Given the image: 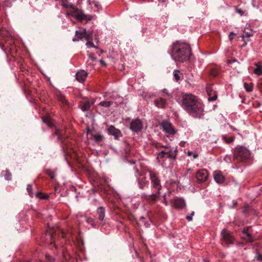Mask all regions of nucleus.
Wrapping results in <instances>:
<instances>
[{
  "mask_svg": "<svg viewBox=\"0 0 262 262\" xmlns=\"http://www.w3.org/2000/svg\"><path fill=\"white\" fill-rule=\"evenodd\" d=\"M90 5H93L97 9L100 8V5L98 2L94 0H89Z\"/></svg>",
  "mask_w": 262,
  "mask_h": 262,
  "instance_id": "nucleus-34",
  "label": "nucleus"
},
{
  "mask_svg": "<svg viewBox=\"0 0 262 262\" xmlns=\"http://www.w3.org/2000/svg\"><path fill=\"white\" fill-rule=\"evenodd\" d=\"M36 196L40 199H47L49 198L48 194L42 193L41 192H38L36 194Z\"/></svg>",
  "mask_w": 262,
  "mask_h": 262,
  "instance_id": "nucleus-30",
  "label": "nucleus"
},
{
  "mask_svg": "<svg viewBox=\"0 0 262 262\" xmlns=\"http://www.w3.org/2000/svg\"><path fill=\"white\" fill-rule=\"evenodd\" d=\"M45 260L46 262H53L54 258L49 254H46Z\"/></svg>",
  "mask_w": 262,
  "mask_h": 262,
  "instance_id": "nucleus-39",
  "label": "nucleus"
},
{
  "mask_svg": "<svg viewBox=\"0 0 262 262\" xmlns=\"http://www.w3.org/2000/svg\"><path fill=\"white\" fill-rule=\"evenodd\" d=\"M62 255L64 259L63 262H68V260L70 259L71 257L68 252H67L66 251H63Z\"/></svg>",
  "mask_w": 262,
  "mask_h": 262,
  "instance_id": "nucleus-31",
  "label": "nucleus"
},
{
  "mask_svg": "<svg viewBox=\"0 0 262 262\" xmlns=\"http://www.w3.org/2000/svg\"><path fill=\"white\" fill-rule=\"evenodd\" d=\"M32 189H33V188H32V185L30 184H28L27 185V191H28L29 195L31 196H32V195H33Z\"/></svg>",
  "mask_w": 262,
  "mask_h": 262,
  "instance_id": "nucleus-42",
  "label": "nucleus"
},
{
  "mask_svg": "<svg viewBox=\"0 0 262 262\" xmlns=\"http://www.w3.org/2000/svg\"><path fill=\"white\" fill-rule=\"evenodd\" d=\"M108 133L109 134L112 135L115 137V139H118L119 137L122 136V134L121 132L116 128L114 126L111 125L110 126L108 129Z\"/></svg>",
  "mask_w": 262,
  "mask_h": 262,
  "instance_id": "nucleus-15",
  "label": "nucleus"
},
{
  "mask_svg": "<svg viewBox=\"0 0 262 262\" xmlns=\"http://www.w3.org/2000/svg\"><path fill=\"white\" fill-rule=\"evenodd\" d=\"M255 65L257 67L254 70V73L258 75H262V66L258 63H255Z\"/></svg>",
  "mask_w": 262,
  "mask_h": 262,
  "instance_id": "nucleus-26",
  "label": "nucleus"
},
{
  "mask_svg": "<svg viewBox=\"0 0 262 262\" xmlns=\"http://www.w3.org/2000/svg\"><path fill=\"white\" fill-rule=\"evenodd\" d=\"M237 12L242 15L244 14V12L241 9H237Z\"/></svg>",
  "mask_w": 262,
  "mask_h": 262,
  "instance_id": "nucleus-53",
  "label": "nucleus"
},
{
  "mask_svg": "<svg viewBox=\"0 0 262 262\" xmlns=\"http://www.w3.org/2000/svg\"><path fill=\"white\" fill-rule=\"evenodd\" d=\"M173 205L177 208L182 209L185 206L186 204L183 199L178 198L174 201Z\"/></svg>",
  "mask_w": 262,
  "mask_h": 262,
  "instance_id": "nucleus-21",
  "label": "nucleus"
},
{
  "mask_svg": "<svg viewBox=\"0 0 262 262\" xmlns=\"http://www.w3.org/2000/svg\"><path fill=\"white\" fill-rule=\"evenodd\" d=\"M196 157H198V155L195 154V155L193 156V158H196Z\"/></svg>",
  "mask_w": 262,
  "mask_h": 262,
  "instance_id": "nucleus-63",
  "label": "nucleus"
},
{
  "mask_svg": "<svg viewBox=\"0 0 262 262\" xmlns=\"http://www.w3.org/2000/svg\"><path fill=\"white\" fill-rule=\"evenodd\" d=\"M208 171L205 169L199 170L196 173L195 177L199 183L205 182L208 178Z\"/></svg>",
  "mask_w": 262,
  "mask_h": 262,
  "instance_id": "nucleus-9",
  "label": "nucleus"
},
{
  "mask_svg": "<svg viewBox=\"0 0 262 262\" xmlns=\"http://www.w3.org/2000/svg\"><path fill=\"white\" fill-rule=\"evenodd\" d=\"M113 103L112 101H101L99 105L101 106H103L105 107H108L110 106Z\"/></svg>",
  "mask_w": 262,
  "mask_h": 262,
  "instance_id": "nucleus-29",
  "label": "nucleus"
},
{
  "mask_svg": "<svg viewBox=\"0 0 262 262\" xmlns=\"http://www.w3.org/2000/svg\"><path fill=\"white\" fill-rule=\"evenodd\" d=\"M182 107L193 118H200L204 115V105L195 96L186 94L183 96Z\"/></svg>",
  "mask_w": 262,
  "mask_h": 262,
  "instance_id": "nucleus-1",
  "label": "nucleus"
},
{
  "mask_svg": "<svg viewBox=\"0 0 262 262\" xmlns=\"http://www.w3.org/2000/svg\"><path fill=\"white\" fill-rule=\"evenodd\" d=\"M42 119L43 122L47 124L48 126L51 127L53 126V123L52 122V120L50 118L49 116L48 115V116H43V117H42Z\"/></svg>",
  "mask_w": 262,
  "mask_h": 262,
  "instance_id": "nucleus-23",
  "label": "nucleus"
},
{
  "mask_svg": "<svg viewBox=\"0 0 262 262\" xmlns=\"http://www.w3.org/2000/svg\"><path fill=\"white\" fill-rule=\"evenodd\" d=\"M180 72L178 70H174L173 72V76L175 80L178 81L180 79Z\"/></svg>",
  "mask_w": 262,
  "mask_h": 262,
  "instance_id": "nucleus-37",
  "label": "nucleus"
},
{
  "mask_svg": "<svg viewBox=\"0 0 262 262\" xmlns=\"http://www.w3.org/2000/svg\"><path fill=\"white\" fill-rule=\"evenodd\" d=\"M86 45L87 46H89V47H91L97 48V47L95 46L94 45V43L92 42V41H88V42L86 43Z\"/></svg>",
  "mask_w": 262,
  "mask_h": 262,
  "instance_id": "nucleus-44",
  "label": "nucleus"
},
{
  "mask_svg": "<svg viewBox=\"0 0 262 262\" xmlns=\"http://www.w3.org/2000/svg\"><path fill=\"white\" fill-rule=\"evenodd\" d=\"M100 62L102 65H104V66L106 65V63H105V62L103 60H100Z\"/></svg>",
  "mask_w": 262,
  "mask_h": 262,
  "instance_id": "nucleus-57",
  "label": "nucleus"
},
{
  "mask_svg": "<svg viewBox=\"0 0 262 262\" xmlns=\"http://www.w3.org/2000/svg\"><path fill=\"white\" fill-rule=\"evenodd\" d=\"M162 92L168 97H171V95L168 93V90L167 89H163L162 90Z\"/></svg>",
  "mask_w": 262,
  "mask_h": 262,
  "instance_id": "nucleus-48",
  "label": "nucleus"
},
{
  "mask_svg": "<svg viewBox=\"0 0 262 262\" xmlns=\"http://www.w3.org/2000/svg\"><path fill=\"white\" fill-rule=\"evenodd\" d=\"M69 7L73 10L74 16L78 20L82 21L85 19L87 21H90L92 19V17L90 15L84 14L81 10L76 8L73 4H70Z\"/></svg>",
  "mask_w": 262,
  "mask_h": 262,
  "instance_id": "nucleus-4",
  "label": "nucleus"
},
{
  "mask_svg": "<svg viewBox=\"0 0 262 262\" xmlns=\"http://www.w3.org/2000/svg\"><path fill=\"white\" fill-rule=\"evenodd\" d=\"M210 74L212 76L215 77L219 74V71L216 69H212Z\"/></svg>",
  "mask_w": 262,
  "mask_h": 262,
  "instance_id": "nucleus-41",
  "label": "nucleus"
},
{
  "mask_svg": "<svg viewBox=\"0 0 262 262\" xmlns=\"http://www.w3.org/2000/svg\"><path fill=\"white\" fill-rule=\"evenodd\" d=\"M66 129H56L54 135L57 136V140L61 143H64L66 139L69 138Z\"/></svg>",
  "mask_w": 262,
  "mask_h": 262,
  "instance_id": "nucleus-8",
  "label": "nucleus"
},
{
  "mask_svg": "<svg viewBox=\"0 0 262 262\" xmlns=\"http://www.w3.org/2000/svg\"><path fill=\"white\" fill-rule=\"evenodd\" d=\"M89 56L93 61L95 60V58L94 57L93 54H90Z\"/></svg>",
  "mask_w": 262,
  "mask_h": 262,
  "instance_id": "nucleus-54",
  "label": "nucleus"
},
{
  "mask_svg": "<svg viewBox=\"0 0 262 262\" xmlns=\"http://www.w3.org/2000/svg\"><path fill=\"white\" fill-rule=\"evenodd\" d=\"M191 55V49L188 45L180 42H177L173 44L171 48V56L174 60L183 62L188 60Z\"/></svg>",
  "mask_w": 262,
  "mask_h": 262,
  "instance_id": "nucleus-2",
  "label": "nucleus"
},
{
  "mask_svg": "<svg viewBox=\"0 0 262 262\" xmlns=\"http://www.w3.org/2000/svg\"><path fill=\"white\" fill-rule=\"evenodd\" d=\"M143 128V124L141 120L135 119L130 123L129 128L134 132H138Z\"/></svg>",
  "mask_w": 262,
  "mask_h": 262,
  "instance_id": "nucleus-10",
  "label": "nucleus"
},
{
  "mask_svg": "<svg viewBox=\"0 0 262 262\" xmlns=\"http://www.w3.org/2000/svg\"><path fill=\"white\" fill-rule=\"evenodd\" d=\"M180 145L182 146H184V142H181L180 143Z\"/></svg>",
  "mask_w": 262,
  "mask_h": 262,
  "instance_id": "nucleus-61",
  "label": "nucleus"
},
{
  "mask_svg": "<svg viewBox=\"0 0 262 262\" xmlns=\"http://www.w3.org/2000/svg\"><path fill=\"white\" fill-rule=\"evenodd\" d=\"M92 191H93L94 193L98 192L101 195L104 194L107 196L109 194V190L108 187L102 184L98 185L97 189H93L92 190Z\"/></svg>",
  "mask_w": 262,
  "mask_h": 262,
  "instance_id": "nucleus-13",
  "label": "nucleus"
},
{
  "mask_svg": "<svg viewBox=\"0 0 262 262\" xmlns=\"http://www.w3.org/2000/svg\"><path fill=\"white\" fill-rule=\"evenodd\" d=\"M250 157V152L246 148L240 146L235 149L233 155L234 162H245Z\"/></svg>",
  "mask_w": 262,
  "mask_h": 262,
  "instance_id": "nucleus-3",
  "label": "nucleus"
},
{
  "mask_svg": "<svg viewBox=\"0 0 262 262\" xmlns=\"http://www.w3.org/2000/svg\"><path fill=\"white\" fill-rule=\"evenodd\" d=\"M207 91L208 95L209 96H210V92H209V90H208V89H207Z\"/></svg>",
  "mask_w": 262,
  "mask_h": 262,
  "instance_id": "nucleus-62",
  "label": "nucleus"
},
{
  "mask_svg": "<svg viewBox=\"0 0 262 262\" xmlns=\"http://www.w3.org/2000/svg\"><path fill=\"white\" fill-rule=\"evenodd\" d=\"M87 76L86 72L84 70H81L77 72L76 74V79L80 82H83Z\"/></svg>",
  "mask_w": 262,
  "mask_h": 262,
  "instance_id": "nucleus-19",
  "label": "nucleus"
},
{
  "mask_svg": "<svg viewBox=\"0 0 262 262\" xmlns=\"http://www.w3.org/2000/svg\"><path fill=\"white\" fill-rule=\"evenodd\" d=\"M75 38L73 39V41H77L80 39L84 38L87 41L92 39V33L91 32L83 29L82 31H76L75 32Z\"/></svg>",
  "mask_w": 262,
  "mask_h": 262,
  "instance_id": "nucleus-6",
  "label": "nucleus"
},
{
  "mask_svg": "<svg viewBox=\"0 0 262 262\" xmlns=\"http://www.w3.org/2000/svg\"><path fill=\"white\" fill-rule=\"evenodd\" d=\"M15 0H5L4 1V5L7 7H10L12 5L13 2H14Z\"/></svg>",
  "mask_w": 262,
  "mask_h": 262,
  "instance_id": "nucleus-38",
  "label": "nucleus"
},
{
  "mask_svg": "<svg viewBox=\"0 0 262 262\" xmlns=\"http://www.w3.org/2000/svg\"><path fill=\"white\" fill-rule=\"evenodd\" d=\"M0 35L2 37H6L9 35V32L8 31H0Z\"/></svg>",
  "mask_w": 262,
  "mask_h": 262,
  "instance_id": "nucleus-43",
  "label": "nucleus"
},
{
  "mask_svg": "<svg viewBox=\"0 0 262 262\" xmlns=\"http://www.w3.org/2000/svg\"><path fill=\"white\" fill-rule=\"evenodd\" d=\"M234 238L231 233L228 230L224 229L221 232L222 244L225 246L226 245L233 244Z\"/></svg>",
  "mask_w": 262,
  "mask_h": 262,
  "instance_id": "nucleus-5",
  "label": "nucleus"
},
{
  "mask_svg": "<svg viewBox=\"0 0 262 262\" xmlns=\"http://www.w3.org/2000/svg\"><path fill=\"white\" fill-rule=\"evenodd\" d=\"M149 176L153 187L155 189H157L158 191V193L160 194V190L161 189V185L160 184V181L159 179L156 176V173L151 171H149Z\"/></svg>",
  "mask_w": 262,
  "mask_h": 262,
  "instance_id": "nucleus-7",
  "label": "nucleus"
},
{
  "mask_svg": "<svg viewBox=\"0 0 262 262\" xmlns=\"http://www.w3.org/2000/svg\"><path fill=\"white\" fill-rule=\"evenodd\" d=\"M0 46H1V49L5 51V46L3 44H2L1 42H0Z\"/></svg>",
  "mask_w": 262,
  "mask_h": 262,
  "instance_id": "nucleus-55",
  "label": "nucleus"
},
{
  "mask_svg": "<svg viewBox=\"0 0 262 262\" xmlns=\"http://www.w3.org/2000/svg\"><path fill=\"white\" fill-rule=\"evenodd\" d=\"M161 126L162 127L163 130L169 134L174 135L176 131L172 125L167 121H163L161 124Z\"/></svg>",
  "mask_w": 262,
  "mask_h": 262,
  "instance_id": "nucleus-12",
  "label": "nucleus"
},
{
  "mask_svg": "<svg viewBox=\"0 0 262 262\" xmlns=\"http://www.w3.org/2000/svg\"><path fill=\"white\" fill-rule=\"evenodd\" d=\"M213 177L215 181L219 184H222L225 181V177L221 171H215L213 173Z\"/></svg>",
  "mask_w": 262,
  "mask_h": 262,
  "instance_id": "nucleus-14",
  "label": "nucleus"
},
{
  "mask_svg": "<svg viewBox=\"0 0 262 262\" xmlns=\"http://www.w3.org/2000/svg\"><path fill=\"white\" fill-rule=\"evenodd\" d=\"M48 232H49V235L50 237L52 239L53 237L54 234L53 230L51 229L50 231H48Z\"/></svg>",
  "mask_w": 262,
  "mask_h": 262,
  "instance_id": "nucleus-46",
  "label": "nucleus"
},
{
  "mask_svg": "<svg viewBox=\"0 0 262 262\" xmlns=\"http://www.w3.org/2000/svg\"><path fill=\"white\" fill-rule=\"evenodd\" d=\"M97 213H104L105 208L103 207H99L97 209Z\"/></svg>",
  "mask_w": 262,
  "mask_h": 262,
  "instance_id": "nucleus-45",
  "label": "nucleus"
},
{
  "mask_svg": "<svg viewBox=\"0 0 262 262\" xmlns=\"http://www.w3.org/2000/svg\"><path fill=\"white\" fill-rule=\"evenodd\" d=\"M159 195L160 194L158 192L156 194L145 195V199L149 203H155L157 200Z\"/></svg>",
  "mask_w": 262,
  "mask_h": 262,
  "instance_id": "nucleus-22",
  "label": "nucleus"
},
{
  "mask_svg": "<svg viewBox=\"0 0 262 262\" xmlns=\"http://www.w3.org/2000/svg\"><path fill=\"white\" fill-rule=\"evenodd\" d=\"M254 32L250 29H245L244 31V34L242 35V37L243 38L245 37L249 38L252 36L254 35Z\"/></svg>",
  "mask_w": 262,
  "mask_h": 262,
  "instance_id": "nucleus-24",
  "label": "nucleus"
},
{
  "mask_svg": "<svg viewBox=\"0 0 262 262\" xmlns=\"http://www.w3.org/2000/svg\"><path fill=\"white\" fill-rule=\"evenodd\" d=\"M194 214H191L190 215H187L186 216V219L188 221H191L192 220V215H193Z\"/></svg>",
  "mask_w": 262,
  "mask_h": 262,
  "instance_id": "nucleus-49",
  "label": "nucleus"
},
{
  "mask_svg": "<svg viewBox=\"0 0 262 262\" xmlns=\"http://www.w3.org/2000/svg\"><path fill=\"white\" fill-rule=\"evenodd\" d=\"M138 182L139 188L142 189H143L144 187L147 185L148 183L146 178L142 174H141L140 177L138 178Z\"/></svg>",
  "mask_w": 262,
  "mask_h": 262,
  "instance_id": "nucleus-20",
  "label": "nucleus"
},
{
  "mask_svg": "<svg viewBox=\"0 0 262 262\" xmlns=\"http://www.w3.org/2000/svg\"><path fill=\"white\" fill-rule=\"evenodd\" d=\"M244 88L247 92H252L253 90V84H248L247 83H244Z\"/></svg>",
  "mask_w": 262,
  "mask_h": 262,
  "instance_id": "nucleus-32",
  "label": "nucleus"
},
{
  "mask_svg": "<svg viewBox=\"0 0 262 262\" xmlns=\"http://www.w3.org/2000/svg\"><path fill=\"white\" fill-rule=\"evenodd\" d=\"M233 35H235V34H234L233 32H231V33H230V35H229V37L230 40H231L232 39V38H231V36Z\"/></svg>",
  "mask_w": 262,
  "mask_h": 262,
  "instance_id": "nucleus-56",
  "label": "nucleus"
},
{
  "mask_svg": "<svg viewBox=\"0 0 262 262\" xmlns=\"http://www.w3.org/2000/svg\"><path fill=\"white\" fill-rule=\"evenodd\" d=\"M151 215H148L149 214H146V216H148V218L149 219L150 221L153 223H155L157 222H158V220L157 219V217L155 215V214H150Z\"/></svg>",
  "mask_w": 262,
  "mask_h": 262,
  "instance_id": "nucleus-35",
  "label": "nucleus"
},
{
  "mask_svg": "<svg viewBox=\"0 0 262 262\" xmlns=\"http://www.w3.org/2000/svg\"><path fill=\"white\" fill-rule=\"evenodd\" d=\"M94 104V102L90 101H80L79 106L83 112H86L90 110L91 106Z\"/></svg>",
  "mask_w": 262,
  "mask_h": 262,
  "instance_id": "nucleus-16",
  "label": "nucleus"
},
{
  "mask_svg": "<svg viewBox=\"0 0 262 262\" xmlns=\"http://www.w3.org/2000/svg\"><path fill=\"white\" fill-rule=\"evenodd\" d=\"M253 211V209L251 206L247 205L245 206L244 208L243 213H247L248 212H252Z\"/></svg>",
  "mask_w": 262,
  "mask_h": 262,
  "instance_id": "nucleus-40",
  "label": "nucleus"
},
{
  "mask_svg": "<svg viewBox=\"0 0 262 262\" xmlns=\"http://www.w3.org/2000/svg\"><path fill=\"white\" fill-rule=\"evenodd\" d=\"M257 259L260 261H262V255L261 254L258 255L257 256Z\"/></svg>",
  "mask_w": 262,
  "mask_h": 262,
  "instance_id": "nucleus-52",
  "label": "nucleus"
},
{
  "mask_svg": "<svg viewBox=\"0 0 262 262\" xmlns=\"http://www.w3.org/2000/svg\"><path fill=\"white\" fill-rule=\"evenodd\" d=\"M249 227L246 228H244L243 230V234L245 235L244 236V238L246 239L247 240L249 241V242H252V236L251 234L248 232V229Z\"/></svg>",
  "mask_w": 262,
  "mask_h": 262,
  "instance_id": "nucleus-25",
  "label": "nucleus"
},
{
  "mask_svg": "<svg viewBox=\"0 0 262 262\" xmlns=\"http://www.w3.org/2000/svg\"><path fill=\"white\" fill-rule=\"evenodd\" d=\"M140 217L141 220H144L145 219L144 216H140Z\"/></svg>",
  "mask_w": 262,
  "mask_h": 262,
  "instance_id": "nucleus-64",
  "label": "nucleus"
},
{
  "mask_svg": "<svg viewBox=\"0 0 262 262\" xmlns=\"http://www.w3.org/2000/svg\"><path fill=\"white\" fill-rule=\"evenodd\" d=\"M2 174L4 176L6 180H10L11 179V173L8 170L3 171Z\"/></svg>",
  "mask_w": 262,
  "mask_h": 262,
  "instance_id": "nucleus-27",
  "label": "nucleus"
},
{
  "mask_svg": "<svg viewBox=\"0 0 262 262\" xmlns=\"http://www.w3.org/2000/svg\"><path fill=\"white\" fill-rule=\"evenodd\" d=\"M93 138L97 142H100L103 140V136L99 134H96L93 135Z\"/></svg>",
  "mask_w": 262,
  "mask_h": 262,
  "instance_id": "nucleus-33",
  "label": "nucleus"
},
{
  "mask_svg": "<svg viewBox=\"0 0 262 262\" xmlns=\"http://www.w3.org/2000/svg\"><path fill=\"white\" fill-rule=\"evenodd\" d=\"M222 139L224 140V141L227 143H230L233 141L234 137H228L226 136H223Z\"/></svg>",
  "mask_w": 262,
  "mask_h": 262,
  "instance_id": "nucleus-28",
  "label": "nucleus"
},
{
  "mask_svg": "<svg viewBox=\"0 0 262 262\" xmlns=\"http://www.w3.org/2000/svg\"><path fill=\"white\" fill-rule=\"evenodd\" d=\"M91 132H92L91 129H90V128L88 129V134H91Z\"/></svg>",
  "mask_w": 262,
  "mask_h": 262,
  "instance_id": "nucleus-59",
  "label": "nucleus"
},
{
  "mask_svg": "<svg viewBox=\"0 0 262 262\" xmlns=\"http://www.w3.org/2000/svg\"><path fill=\"white\" fill-rule=\"evenodd\" d=\"M236 205H237V202H234L233 203V207H236Z\"/></svg>",
  "mask_w": 262,
  "mask_h": 262,
  "instance_id": "nucleus-58",
  "label": "nucleus"
},
{
  "mask_svg": "<svg viewBox=\"0 0 262 262\" xmlns=\"http://www.w3.org/2000/svg\"><path fill=\"white\" fill-rule=\"evenodd\" d=\"M104 218V214H100L99 216L98 217L99 221H103Z\"/></svg>",
  "mask_w": 262,
  "mask_h": 262,
  "instance_id": "nucleus-50",
  "label": "nucleus"
},
{
  "mask_svg": "<svg viewBox=\"0 0 262 262\" xmlns=\"http://www.w3.org/2000/svg\"><path fill=\"white\" fill-rule=\"evenodd\" d=\"M217 99V95L215 94L213 97H209L208 98L209 101H214Z\"/></svg>",
  "mask_w": 262,
  "mask_h": 262,
  "instance_id": "nucleus-47",
  "label": "nucleus"
},
{
  "mask_svg": "<svg viewBox=\"0 0 262 262\" xmlns=\"http://www.w3.org/2000/svg\"><path fill=\"white\" fill-rule=\"evenodd\" d=\"M55 96L58 100L64 106L69 105V101L60 92L58 91L55 93Z\"/></svg>",
  "mask_w": 262,
  "mask_h": 262,
  "instance_id": "nucleus-18",
  "label": "nucleus"
},
{
  "mask_svg": "<svg viewBox=\"0 0 262 262\" xmlns=\"http://www.w3.org/2000/svg\"><path fill=\"white\" fill-rule=\"evenodd\" d=\"M177 152V149L175 150L174 151H172L171 150H168L167 151L162 150L158 154L157 159H161L166 157L168 158L173 159L176 157Z\"/></svg>",
  "mask_w": 262,
  "mask_h": 262,
  "instance_id": "nucleus-11",
  "label": "nucleus"
},
{
  "mask_svg": "<svg viewBox=\"0 0 262 262\" xmlns=\"http://www.w3.org/2000/svg\"><path fill=\"white\" fill-rule=\"evenodd\" d=\"M61 234H62V237L63 238H66V236H67V233H66L64 231H63V230H61Z\"/></svg>",
  "mask_w": 262,
  "mask_h": 262,
  "instance_id": "nucleus-51",
  "label": "nucleus"
},
{
  "mask_svg": "<svg viewBox=\"0 0 262 262\" xmlns=\"http://www.w3.org/2000/svg\"><path fill=\"white\" fill-rule=\"evenodd\" d=\"M154 104L159 108H165L167 104V102L165 99L160 97L154 100Z\"/></svg>",
  "mask_w": 262,
  "mask_h": 262,
  "instance_id": "nucleus-17",
  "label": "nucleus"
},
{
  "mask_svg": "<svg viewBox=\"0 0 262 262\" xmlns=\"http://www.w3.org/2000/svg\"><path fill=\"white\" fill-rule=\"evenodd\" d=\"M46 173L50 176L52 179H53L55 178V172L51 169H47L46 170Z\"/></svg>",
  "mask_w": 262,
  "mask_h": 262,
  "instance_id": "nucleus-36",
  "label": "nucleus"
},
{
  "mask_svg": "<svg viewBox=\"0 0 262 262\" xmlns=\"http://www.w3.org/2000/svg\"><path fill=\"white\" fill-rule=\"evenodd\" d=\"M249 41V39H247L246 40H245V43H244V45H243V46H245V45L247 44V42H247V41Z\"/></svg>",
  "mask_w": 262,
  "mask_h": 262,
  "instance_id": "nucleus-60",
  "label": "nucleus"
}]
</instances>
